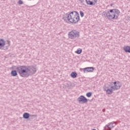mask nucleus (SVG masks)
Listing matches in <instances>:
<instances>
[{
    "label": "nucleus",
    "mask_w": 130,
    "mask_h": 130,
    "mask_svg": "<svg viewBox=\"0 0 130 130\" xmlns=\"http://www.w3.org/2000/svg\"><path fill=\"white\" fill-rule=\"evenodd\" d=\"M15 68H16V70L17 71V73H18L19 76L22 78H28L30 75H34L37 72L36 68L32 66H12L11 69L14 70Z\"/></svg>",
    "instance_id": "f257e3e1"
},
{
    "label": "nucleus",
    "mask_w": 130,
    "mask_h": 130,
    "mask_svg": "<svg viewBox=\"0 0 130 130\" xmlns=\"http://www.w3.org/2000/svg\"><path fill=\"white\" fill-rule=\"evenodd\" d=\"M66 15H67V17H63V20L65 22L68 21L70 23L76 24L80 21V14L77 11H72L68 14H66Z\"/></svg>",
    "instance_id": "f03ea898"
},
{
    "label": "nucleus",
    "mask_w": 130,
    "mask_h": 130,
    "mask_svg": "<svg viewBox=\"0 0 130 130\" xmlns=\"http://www.w3.org/2000/svg\"><path fill=\"white\" fill-rule=\"evenodd\" d=\"M119 14H120V11L116 9H111L109 11H106L103 12V15L108 18L109 20H116L118 18Z\"/></svg>",
    "instance_id": "7ed1b4c3"
},
{
    "label": "nucleus",
    "mask_w": 130,
    "mask_h": 130,
    "mask_svg": "<svg viewBox=\"0 0 130 130\" xmlns=\"http://www.w3.org/2000/svg\"><path fill=\"white\" fill-rule=\"evenodd\" d=\"M68 37L70 39H76L80 37V32L78 30H73L69 32L68 34Z\"/></svg>",
    "instance_id": "20e7f679"
},
{
    "label": "nucleus",
    "mask_w": 130,
    "mask_h": 130,
    "mask_svg": "<svg viewBox=\"0 0 130 130\" xmlns=\"http://www.w3.org/2000/svg\"><path fill=\"white\" fill-rule=\"evenodd\" d=\"M111 85H114V86H111V89H112L113 90H119V89L121 88L120 82L118 81L111 82Z\"/></svg>",
    "instance_id": "39448f33"
},
{
    "label": "nucleus",
    "mask_w": 130,
    "mask_h": 130,
    "mask_svg": "<svg viewBox=\"0 0 130 130\" xmlns=\"http://www.w3.org/2000/svg\"><path fill=\"white\" fill-rule=\"evenodd\" d=\"M77 101H78L79 103L82 104H85V103H87V102H88V99L84 95H80L79 98H78Z\"/></svg>",
    "instance_id": "423d86ee"
},
{
    "label": "nucleus",
    "mask_w": 130,
    "mask_h": 130,
    "mask_svg": "<svg viewBox=\"0 0 130 130\" xmlns=\"http://www.w3.org/2000/svg\"><path fill=\"white\" fill-rule=\"evenodd\" d=\"M116 124L115 122H112L108 123V124L106 125L104 127V130H111L112 127L115 126Z\"/></svg>",
    "instance_id": "0eeeda50"
},
{
    "label": "nucleus",
    "mask_w": 130,
    "mask_h": 130,
    "mask_svg": "<svg viewBox=\"0 0 130 130\" xmlns=\"http://www.w3.org/2000/svg\"><path fill=\"white\" fill-rule=\"evenodd\" d=\"M87 5L94 6L97 4L98 0H85Z\"/></svg>",
    "instance_id": "6e6552de"
},
{
    "label": "nucleus",
    "mask_w": 130,
    "mask_h": 130,
    "mask_svg": "<svg viewBox=\"0 0 130 130\" xmlns=\"http://www.w3.org/2000/svg\"><path fill=\"white\" fill-rule=\"evenodd\" d=\"M94 70H95V68L94 67H87L83 69L84 73H86V72H87V73H92L93 72Z\"/></svg>",
    "instance_id": "1a4fd4ad"
},
{
    "label": "nucleus",
    "mask_w": 130,
    "mask_h": 130,
    "mask_svg": "<svg viewBox=\"0 0 130 130\" xmlns=\"http://www.w3.org/2000/svg\"><path fill=\"white\" fill-rule=\"evenodd\" d=\"M6 45V41L4 39L0 38V49H3Z\"/></svg>",
    "instance_id": "9d476101"
},
{
    "label": "nucleus",
    "mask_w": 130,
    "mask_h": 130,
    "mask_svg": "<svg viewBox=\"0 0 130 130\" xmlns=\"http://www.w3.org/2000/svg\"><path fill=\"white\" fill-rule=\"evenodd\" d=\"M30 116H35V115H30V114H29V113H27V112H25L23 114V118L24 119H28L30 117Z\"/></svg>",
    "instance_id": "9b49d317"
},
{
    "label": "nucleus",
    "mask_w": 130,
    "mask_h": 130,
    "mask_svg": "<svg viewBox=\"0 0 130 130\" xmlns=\"http://www.w3.org/2000/svg\"><path fill=\"white\" fill-rule=\"evenodd\" d=\"M123 49L125 51V52L130 53V46H124L123 48Z\"/></svg>",
    "instance_id": "f8f14e48"
},
{
    "label": "nucleus",
    "mask_w": 130,
    "mask_h": 130,
    "mask_svg": "<svg viewBox=\"0 0 130 130\" xmlns=\"http://www.w3.org/2000/svg\"><path fill=\"white\" fill-rule=\"evenodd\" d=\"M18 70H12L11 72V75L12 77H17L18 76Z\"/></svg>",
    "instance_id": "ddd939ff"
},
{
    "label": "nucleus",
    "mask_w": 130,
    "mask_h": 130,
    "mask_svg": "<svg viewBox=\"0 0 130 130\" xmlns=\"http://www.w3.org/2000/svg\"><path fill=\"white\" fill-rule=\"evenodd\" d=\"M77 76H78V74L76 72H73L71 74V78H73V79H76L77 78Z\"/></svg>",
    "instance_id": "4468645a"
},
{
    "label": "nucleus",
    "mask_w": 130,
    "mask_h": 130,
    "mask_svg": "<svg viewBox=\"0 0 130 130\" xmlns=\"http://www.w3.org/2000/svg\"><path fill=\"white\" fill-rule=\"evenodd\" d=\"M106 92L107 94H112L113 91L112 90V88H108L106 90Z\"/></svg>",
    "instance_id": "2eb2a0df"
},
{
    "label": "nucleus",
    "mask_w": 130,
    "mask_h": 130,
    "mask_svg": "<svg viewBox=\"0 0 130 130\" xmlns=\"http://www.w3.org/2000/svg\"><path fill=\"white\" fill-rule=\"evenodd\" d=\"M5 45H6V47H9L11 45V41L9 40H7L6 43L5 42Z\"/></svg>",
    "instance_id": "dca6fc26"
},
{
    "label": "nucleus",
    "mask_w": 130,
    "mask_h": 130,
    "mask_svg": "<svg viewBox=\"0 0 130 130\" xmlns=\"http://www.w3.org/2000/svg\"><path fill=\"white\" fill-rule=\"evenodd\" d=\"M82 49L79 48L77 49V50L75 52L77 54H81L82 53Z\"/></svg>",
    "instance_id": "f3484780"
},
{
    "label": "nucleus",
    "mask_w": 130,
    "mask_h": 130,
    "mask_svg": "<svg viewBox=\"0 0 130 130\" xmlns=\"http://www.w3.org/2000/svg\"><path fill=\"white\" fill-rule=\"evenodd\" d=\"M92 96V92H88L86 93V96L90 98Z\"/></svg>",
    "instance_id": "a211bd4d"
},
{
    "label": "nucleus",
    "mask_w": 130,
    "mask_h": 130,
    "mask_svg": "<svg viewBox=\"0 0 130 130\" xmlns=\"http://www.w3.org/2000/svg\"><path fill=\"white\" fill-rule=\"evenodd\" d=\"M80 15L81 17L82 18H83V17H84V12H83V11H80Z\"/></svg>",
    "instance_id": "6ab92c4d"
},
{
    "label": "nucleus",
    "mask_w": 130,
    "mask_h": 130,
    "mask_svg": "<svg viewBox=\"0 0 130 130\" xmlns=\"http://www.w3.org/2000/svg\"><path fill=\"white\" fill-rule=\"evenodd\" d=\"M18 5H23V3L21 0H19L18 2Z\"/></svg>",
    "instance_id": "aec40b11"
},
{
    "label": "nucleus",
    "mask_w": 130,
    "mask_h": 130,
    "mask_svg": "<svg viewBox=\"0 0 130 130\" xmlns=\"http://www.w3.org/2000/svg\"><path fill=\"white\" fill-rule=\"evenodd\" d=\"M79 2L82 4L83 5H85V3H84V0H79Z\"/></svg>",
    "instance_id": "412c9836"
},
{
    "label": "nucleus",
    "mask_w": 130,
    "mask_h": 130,
    "mask_svg": "<svg viewBox=\"0 0 130 130\" xmlns=\"http://www.w3.org/2000/svg\"><path fill=\"white\" fill-rule=\"evenodd\" d=\"M114 4H110V6H111V7H113V6H114Z\"/></svg>",
    "instance_id": "4be33fe9"
},
{
    "label": "nucleus",
    "mask_w": 130,
    "mask_h": 130,
    "mask_svg": "<svg viewBox=\"0 0 130 130\" xmlns=\"http://www.w3.org/2000/svg\"><path fill=\"white\" fill-rule=\"evenodd\" d=\"M103 111L104 112V110H103Z\"/></svg>",
    "instance_id": "5701e85b"
},
{
    "label": "nucleus",
    "mask_w": 130,
    "mask_h": 130,
    "mask_svg": "<svg viewBox=\"0 0 130 130\" xmlns=\"http://www.w3.org/2000/svg\"><path fill=\"white\" fill-rule=\"evenodd\" d=\"M109 6L108 5V6H107V7H109Z\"/></svg>",
    "instance_id": "b1692460"
}]
</instances>
